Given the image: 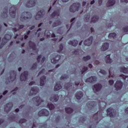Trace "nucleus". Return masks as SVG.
I'll return each mask as SVG.
<instances>
[{"label":"nucleus","instance_id":"obj_18","mask_svg":"<svg viewBox=\"0 0 128 128\" xmlns=\"http://www.w3.org/2000/svg\"><path fill=\"white\" fill-rule=\"evenodd\" d=\"M28 46H30V48H32L33 50H36V54H38V50L36 48V44L35 43L32 42V41H30L28 42Z\"/></svg>","mask_w":128,"mask_h":128},{"label":"nucleus","instance_id":"obj_12","mask_svg":"<svg viewBox=\"0 0 128 128\" xmlns=\"http://www.w3.org/2000/svg\"><path fill=\"white\" fill-rule=\"evenodd\" d=\"M114 87L116 88V90H122V82L120 80L116 81Z\"/></svg>","mask_w":128,"mask_h":128},{"label":"nucleus","instance_id":"obj_34","mask_svg":"<svg viewBox=\"0 0 128 128\" xmlns=\"http://www.w3.org/2000/svg\"><path fill=\"white\" fill-rule=\"evenodd\" d=\"M68 44H72L73 46H76L78 44V42L76 40H74L73 41H70L68 42Z\"/></svg>","mask_w":128,"mask_h":128},{"label":"nucleus","instance_id":"obj_48","mask_svg":"<svg viewBox=\"0 0 128 128\" xmlns=\"http://www.w3.org/2000/svg\"><path fill=\"white\" fill-rule=\"evenodd\" d=\"M62 50H64V45L61 44L60 46V50H58V52H60Z\"/></svg>","mask_w":128,"mask_h":128},{"label":"nucleus","instance_id":"obj_38","mask_svg":"<svg viewBox=\"0 0 128 128\" xmlns=\"http://www.w3.org/2000/svg\"><path fill=\"white\" fill-rule=\"evenodd\" d=\"M65 110L67 114H72V112H74V110H72L70 108H66Z\"/></svg>","mask_w":128,"mask_h":128},{"label":"nucleus","instance_id":"obj_59","mask_svg":"<svg viewBox=\"0 0 128 128\" xmlns=\"http://www.w3.org/2000/svg\"><path fill=\"white\" fill-rule=\"evenodd\" d=\"M80 52V50H76L74 51V54H78V52Z\"/></svg>","mask_w":128,"mask_h":128},{"label":"nucleus","instance_id":"obj_56","mask_svg":"<svg viewBox=\"0 0 128 128\" xmlns=\"http://www.w3.org/2000/svg\"><path fill=\"white\" fill-rule=\"evenodd\" d=\"M114 80H109V84L110 86H112V84H114Z\"/></svg>","mask_w":128,"mask_h":128},{"label":"nucleus","instance_id":"obj_49","mask_svg":"<svg viewBox=\"0 0 128 128\" xmlns=\"http://www.w3.org/2000/svg\"><path fill=\"white\" fill-rule=\"evenodd\" d=\"M51 62H52V64H56V62H58V60H56V58H53L51 60Z\"/></svg>","mask_w":128,"mask_h":128},{"label":"nucleus","instance_id":"obj_61","mask_svg":"<svg viewBox=\"0 0 128 128\" xmlns=\"http://www.w3.org/2000/svg\"><path fill=\"white\" fill-rule=\"evenodd\" d=\"M86 120V118H81L80 120V122H84Z\"/></svg>","mask_w":128,"mask_h":128},{"label":"nucleus","instance_id":"obj_35","mask_svg":"<svg viewBox=\"0 0 128 128\" xmlns=\"http://www.w3.org/2000/svg\"><path fill=\"white\" fill-rule=\"evenodd\" d=\"M76 22V18H74L70 20V22H72V24L70 25V24H68L66 26L67 28H69V30H70V28L72 26V24H74V22Z\"/></svg>","mask_w":128,"mask_h":128},{"label":"nucleus","instance_id":"obj_2","mask_svg":"<svg viewBox=\"0 0 128 128\" xmlns=\"http://www.w3.org/2000/svg\"><path fill=\"white\" fill-rule=\"evenodd\" d=\"M32 14L30 12H24L21 14V16L20 18V20L21 22H24V20H30L32 18Z\"/></svg>","mask_w":128,"mask_h":128},{"label":"nucleus","instance_id":"obj_16","mask_svg":"<svg viewBox=\"0 0 128 128\" xmlns=\"http://www.w3.org/2000/svg\"><path fill=\"white\" fill-rule=\"evenodd\" d=\"M40 90L36 86L32 87L30 91V96H34V94H36Z\"/></svg>","mask_w":128,"mask_h":128},{"label":"nucleus","instance_id":"obj_43","mask_svg":"<svg viewBox=\"0 0 128 128\" xmlns=\"http://www.w3.org/2000/svg\"><path fill=\"white\" fill-rule=\"evenodd\" d=\"M116 36V34L114 32L113 33H110L108 35V38H114Z\"/></svg>","mask_w":128,"mask_h":128},{"label":"nucleus","instance_id":"obj_28","mask_svg":"<svg viewBox=\"0 0 128 128\" xmlns=\"http://www.w3.org/2000/svg\"><path fill=\"white\" fill-rule=\"evenodd\" d=\"M105 60L106 64H112V60L110 58V54L107 55L105 58Z\"/></svg>","mask_w":128,"mask_h":128},{"label":"nucleus","instance_id":"obj_40","mask_svg":"<svg viewBox=\"0 0 128 128\" xmlns=\"http://www.w3.org/2000/svg\"><path fill=\"white\" fill-rule=\"evenodd\" d=\"M48 108L50 110H54V106L51 103H48Z\"/></svg>","mask_w":128,"mask_h":128},{"label":"nucleus","instance_id":"obj_50","mask_svg":"<svg viewBox=\"0 0 128 128\" xmlns=\"http://www.w3.org/2000/svg\"><path fill=\"white\" fill-rule=\"evenodd\" d=\"M68 78V75H62L61 76L60 79L61 80H65V78Z\"/></svg>","mask_w":128,"mask_h":128},{"label":"nucleus","instance_id":"obj_55","mask_svg":"<svg viewBox=\"0 0 128 128\" xmlns=\"http://www.w3.org/2000/svg\"><path fill=\"white\" fill-rule=\"evenodd\" d=\"M36 63L33 64L32 67V70H36Z\"/></svg>","mask_w":128,"mask_h":128},{"label":"nucleus","instance_id":"obj_8","mask_svg":"<svg viewBox=\"0 0 128 128\" xmlns=\"http://www.w3.org/2000/svg\"><path fill=\"white\" fill-rule=\"evenodd\" d=\"M38 116H50V112L46 109H42L38 112Z\"/></svg>","mask_w":128,"mask_h":128},{"label":"nucleus","instance_id":"obj_63","mask_svg":"<svg viewBox=\"0 0 128 128\" xmlns=\"http://www.w3.org/2000/svg\"><path fill=\"white\" fill-rule=\"evenodd\" d=\"M32 84H36V82H32L30 83H29V86H32Z\"/></svg>","mask_w":128,"mask_h":128},{"label":"nucleus","instance_id":"obj_13","mask_svg":"<svg viewBox=\"0 0 128 128\" xmlns=\"http://www.w3.org/2000/svg\"><path fill=\"white\" fill-rule=\"evenodd\" d=\"M92 40H94V38L92 36H90L88 39L84 41V46H90L92 45Z\"/></svg>","mask_w":128,"mask_h":128},{"label":"nucleus","instance_id":"obj_60","mask_svg":"<svg viewBox=\"0 0 128 128\" xmlns=\"http://www.w3.org/2000/svg\"><path fill=\"white\" fill-rule=\"evenodd\" d=\"M46 32H48V30H46L44 32L45 36H47L48 37L50 36V34H48Z\"/></svg>","mask_w":128,"mask_h":128},{"label":"nucleus","instance_id":"obj_57","mask_svg":"<svg viewBox=\"0 0 128 128\" xmlns=\"http://www.w3.org/2000/svg\"><path fill=\"white\" fill-rule=\"evenodd\" d=\"M123 30H124V32H128V27L124 28H123Z\"/></svg>","mask_w":128,"mask_h":128},{"label":"nucleus","instance_id":"obj_19","mask_svg":"<svg viewBox=\"0 0 128 128\" xmlns=\"http://www.w3.org/2000/svg\"><path fill=\"white\" fill-rule=\"evenodd\" d=\"M26 78H28V71L24 72L21 74V76H20V80H21V82L26 80Z\"/></svg>","mask_w":128,"mask_h":128},{"label":"nucleus","instance_id":"obj_24","mask_svg":"<svg viewBox=\"0 0 128 128\" xmlns=\"http://www.w3.org/2000/svg\"><path fill=\"white\" fill-rule=\"evenodd\" d=\"M1 16L3 18H8V7H6L3 10V12Z\"/></svg>","mask_w":128,"mask_h":128},{"label":"nucleus","instance_id":"obj_27","mask_svg":"<svg viewBox=\"0 0 128 128\" xmlns=\"http://www.w3.org/2000/svg\"><path fill=\"white\" fill-rule=\"evenodd\" d=\"M82 96H84V94L82 92H78L76 94L77 100H80Z\"/></svg>","mask_w":128,"mask_h":128},{"label":"nucleus","instance_id":"obj_9","mask_svg":"<svg viewBox=\"0 0 128 128\" xmlns=\"http://www.w3.org/2000/svg\"><path fill=\"white\" fill-rule=\"evenodd\" d=\"M16 6H12L10 8L9 12L12 18H16Z\"/></svg>","mask_w":128,"mask_h":128},{"label":"nucleus","instance_id":"obj_23","mask_svg":"<svg viewBox=\"0 0 128 128\" xmlns=\"http://www.w3.org/2000/svg\"><path fill=\"white\" fill-rule=\"evenodd\" d=\"M110 46V44L108 42L104 43L101 48V50L102 52H105V50H108V47Z\"/></svg>","mask_w":128,"mask_h":128},{"label":"nucleus","instance_id":"obj_45","mask_svg":"<svg viewBox=\"0 0 128 128\" xmlns=\"http://www.w3.org/2000/svg\"><path fill=\"white\" fill-rule=\"evenodd\" d=\"M14 38H18L19 40H24V37H22L20 38V33H19V34H16V36L14 37Z\"/></svg>","mask_w":128,"mask_h":128},{"label":"nucleus","instance_id":"obj_30","mask_svg":"<svg viewBox=\"0 0 128 128\" xmlns=\"http://www.w3.org/2000/svg\"><path fill=\"white\" fill-rule=\"evenodd\" d=\"M96 104V102H89L87 104V106L88 108H94V106Z\"/></svg>","mask_w":128,"mask_h":128},{"label":"nucleus","instance_id":"obj_21","mask_svg":"<svg viewBox=\"0 0 128 128\" xmlns=\"http://www.w3.org/2000/svg\"><path fill=\"white\" fill-rule=\"evenodd\" d=\"M50 102H56L58 100V95L52 94V97L50 98Z\"/></svg>","mask_w":128,"mask_h":128},{"label":"nucleus","instance_id":"obj_47","mask_svg":"<svg viewBox=\"0 0 128 128\" xmlns=\"http://www.w3.org/2000/svg\"><path fill=\"white\" fill-rule=\"evenodd\" d=\"M44 69L42 70L38 74V76H40V74H48V72H44Z\"/></svg>","mask_w":128,"mask_h":128},{"label":"nucleus","instance_id":"obj_46","mask_svg":"<svg viewBox=\"0 0 128 128\" xmlns=\"http://www.w3.org/2000/svg\"><path fill=\"white\" fill-rule=\"evenodd\" d=\"M88 60H90V56H87L83 58V60H84V62H88Z\"/></svg>","mask_w":128,"mask_h":128},{"label":"nucleus","instance_id":"obj_17","mask_svg":"<svg viewBox=\"0 0 128 128\" xmlns=\"http://www.w3.org/2000/svg\"><path fill=\"white\" fill-rule=\"evenodd\" d=\"M96 76H92L86 79V82H92V84H94L96 82Z\"/></svg>","mask_w":128,"mask_h":128},{"label":"nucleus","instance_id":"obj_62","mask_svg":"<svg viewBox=\"0 0 128 128\" xmlns=\"http://www.w3.org/2000/svg\"><path fill=\"white\" fill-rule=\"evenodd\" d=\"M60 116H58L57 118H56V122H58V121L60 120Z\"/></svg>","mask_w":128,"mask_h":128},{"label":"nucleus","instance_id":"obj_51","mask_svg":"<svg viewBox=\"0 0 128 128\" xmlns=\"http://www.w3.org/2000/svg\"><path fill=\"white\" fill-rule=\"evenodd\" d=\"M99 72H100V74H106V72L104 70H100Z\"/></svg>","mask_w":128,"mask_h":128},{"label":"nucleus","instance_id":"obj_3","mask_svg":"<svg viewBox=\"0 0 128 128\" xmlns=\"http://www.w3.org/2000/svg\"><path fill=\"white\" fill-rule=\"evenodd\" d=\"M12 30L16 32H20V30H22V28H24V25H20L18 24H12Z\"/></svg>","mask_w":128,"mask_h":128},{"label":"nucleus","instance_id":"obj_32","mask_svg":"<svg viewBox=\"0 0 128 128\" xmlns=\"http://www.w3.org/2000/svg\"><path fill=\"white\" fill-rule=\"evenodd\" d=\"M116 4V0H109L107 3V6H112Z\"/></svg>","mask_w":128,"mask_h":128},{"label":"nucleus","instance_id":"obj_1","mask_svg":"<svg viewBox=\"0 0 128 128\" xmlns=\"http://www.w3.org/2000/svg\"><path fill=\"white\" fill-rule=\"evenodd\" d=\"M80 84V81L75 82L74 84H72V83H68L64 85V88L65 90H74V88H76V86Z\"/></svg>","mask_w":128,"mask_h":128},{"label":"nucleus","instance_id":"obj_37","mask_svg":"<svg viewBox=\"0 0 128 128\" xmlns=\"http://www.w3.org/2000/svg\"><path fill=\"white\" fill-rule=\"evenodd\" d=\"M88 70V67L83 66L82 68H80V72H82V74H84V72H86Z\"/></svg>","mask_w":128,"mask_h":128},{"label":"nucleus","instance_id":"obj_36","mask_svg":"<svg viewBox=\"0 0 128 128\" xmlns=\"http://www.w3.org/2000/svg\"><path fill=\"white\" fill-rule=\"evenodd\" d=\"M60 24H62V22L57 20L52 24V26L53 28H56V26H60Z\"/></svg>","mask_w":128,"mask_h":128},{"label":"nucleus","instance_id":"obj_58","mask_svg":"<svg viewBox=\"0 0 128 128\" xmlns=\"http://www.w3.org/2000/svg\"><path fill=\"white\" fill-rule=\"evenodd\" d=\"M120 76H121V78H124V80H126V78L128 77V76H124V74L120 75Z\"/></svg>","mask_w":128,"mask_h":128},{"label":"nucleus","instance_id":"obj_25","mask_svg":"<svg viewBox=\"0 0 128 128\" xmlns=\"http://www.w3.org/2000/svg\"><path fill=\"white\" fill-rule=\"evenodd\" d=\"M44 14V10L39 11L36 16V20H39L40 18H42Z\"/></svg>","mask_w":128,"mask_h":128},{"label":"nucleus","instance_id":"obj_31","mask_svg":"<svg viewBox=\"0 0 128 128\" xmlns=\"http://www.w3.org/2000/svg\"><path fill=\"white\" fill-rule=\"evenodd\" d=\"M62 88V85H60V82H57L54 88V90L55 92H58V90H60Z\"/></svg>","mask_w":128,"mask_h":128},{"label":"nucleus","instance_id":"obj_54","mask_svg":"<svg viewBox=\"0 0 128 128\" xmlns=\"http://www.w3.org/2000/svg\"><path fill=\"white\" fill-rule=\"evenodd\" d=\"M54 58L56 59V60H57V62H58V60H60V55H57L56 58Z\"/></svg>","mask_w":128,"mask_h":128},{"label":"nucleus","instance_id":"obj_20","mask_svg":"<svg viewBox=\"0 0 128 128\" xmlns=\"http://www.w3.org/2000/svg\"><path fill=\"white\" fill-rule=\"evenodd\" d=\"M36 122H34L32 124V128H36V126H40V128H46L48 126V125L46 124H36Z\"/></svg>","mask_w":128,"mask_h":128},{"label":"nucleus","instance_id":"obj_44","mask_svg":"<svg viewBox=\"0 0 128 128\" xmlns=\"http://www.w3.org/2000/svg\"><path fill=\"white\" fill-rule=\"evenodd\" d=\"M112 68H110L109 73H110V76L109 78H114V72H112Z\"/></svg>","mask_w":128,"mask_h":128},{"label":"nucleus","instance_id":"obj_42","mask_svg":"<svg viewBox=\"0 0 128 128\" xmlns=\"http://www.w3.org/2000/svg\"><path fill=\"white\" fill-rule=\"evenodd\" d=\"M90 14H88L85 16V22H88L90 20Z\"/></svg>","mask_w":128,"mask_h":128},{"label":"nucleus","instance_id":"obj_14","mask_svg":"<svg viewBox=\"0 0 128 128\" xmlns=\"http://www.w3.org/2000/svg\"><path fill=\"white\" fill-rule=\"evenodd\" d=\"M36 6V0H29L28 2L26 4V8H32Z\"/></svg>","mask_w":128,"mask_h":128},{"label":"nucleus","instance_id":"obj_5","mask_svg":"<svg viewBox=\"0 0 128 128\" xmlns=\"http://www.w3.org/2000/svg\"><path fill=\"white\" fill-rule=\"evenodd\" d=\"M16 78V71H12L10 74V78L6 80V84H8L10 82H14Z\"/></svg>","mask_w":128,"mask_h":128},{"label":"nucleus","instance_id":"obj_22","mask_svg":"<svg viewBox=\"0 0 128 128\" xmlns=\"http://www.w3.org/2000/svg\"><path fill=\"white\" fill-rule=\"evenodd\" d=\"M60 10H56L52 14V18H58V16H60Z\"/></svg>","mask_w":128,"mask_h":128},{"label":"nucleus","instance_id":"obj_53","mask_svg":"<svg viewBox=\"0 0 128 128\" xmlns=\"http://www.w3.org/2000/svg\"><path fill=\"white\" fill-rule=\"evenodd\" d=\"M26 122V119H21L19 121V124H24V122Z\"/></svg>","mask_w":128,"mask_h":128},{"label":"nucleus","instance_id":"obj_10","mask_svg":"<svg viewBox=\"0 0 128 128\" xmlns=\"http://www.w3.org/2000/svg\"><path fill=\"white\" fill-rule=\"evenodd\" d=\"M12 102H10L6 104L4 108V112H10L12 110Z\"/></svg>","mask_w":128,"mask_h":128},{"label":"nucleus","instance_id":"obj_41","mask_svg":"<svg viewBox=\"0 0 128 128\" xmlns=\"http://www.w3.org/2000/svg\"><path fill=\"white\" fill-rule=\"evenodd\" d=\"M9 120H13L14 122H18V120H16V115L14 114H13L12 116L10 117Z\"/></svg>","mask_w":128,"mask_h":128},{"label":"nucleus","instance_id":"obj_29","mask_svg":"<svg viewBox=\"0 0 128 128\" xmlns=\"http://www.w3.org/2000/svg\"><path fill=\"white\" fill-rule=\"evenodd\" d=\"M46 77L45 76H42L40 78V86H44V82H46Z\"/></svg>","mask_w":128,"mask_h":128},{"label":"nucleus","instance_id":"obj_7","mask_svg":"<svg viewBox=\"0 0 128 128\" xmlns=\"http://www.w3.org/2000/svg\"><path fill=\"white\" fill-rule=\"evenodd\" d=\"M32 101L33 102L34 104H36L37 106H38L40 104H42L44 102L40 96H36L32 98Z\"/></svg>","mask_w":128,"mask_h":128},{"label":"nucleus","instance_id":"obj_4","mask_svg":"<svg viewBox=\"0 0 128 128\" xmlns=\"http://www.w3.org/2000/svg\"><path fill=\"white\" fill-rule=\"evenodd\" d=\"M80 8V3L74 4L70 6V10L71 12H78Z\"/></svg>","mask_w":128,"mask_h":128},{"label":"nucleus","instance_id":"obj_26","mask_svg":"<svg viewBox=\"0 0 128 128\" xmlns=\"http://www.w3.org/2000/svg\"><path fill=\"white\" fill-rule=\"evenodd\" d=\"M107 116H109L110 118H114V116L112 114V108H110L107 109Z\"/></svg>","mask_w":128,"mask_h":128},{"label":"nucleus","instance_id":"obj_52","mask_svg":"<svg viewBox=\"0 0 128 128\" xmlns=\"http://www.w3.org/2000/svg\"><path fill=\"white\" fill-rule=\"evenodd\" d=\"M18 90V87H16V88H15L13 90H12V92H12V94H16V90Z\"/></svg>","mask_w":128,"mask_h":128},{"label":"nucleus","instance_id":"obj_6","mask_svg":"<svg viewBox=\"0 0 128 128\" xmlns=\"http://www.w3.org/2000/svg\"><path fill=\"white\" fill-rule=\"evenodd\" d=\"M11 39H12V35L6 34L2 40V44L0 46V48H2V46H4V44H6V42H8V41L10 40H11Z\"/></svg>","mask_w":128,"mask_h":128},{"label":"nucleus","instance_id":"obj_33","mask_svg":"<svg viewBox=\"0 0 128 128\" xmlns=\"http://www.w3.org/2000/svg\"><path fill=\"white\" fill-rule=\"evenodd\" d=\"M120 72H124V74H128V69L124 66H121L120 68Z\"/></svg>","mask_w":128,"mask_h":128},{"label":"nucleus","instance_id":"obj_11","mask_svg":"<svg viewBox=\"0 0 128 128\" xmlns=\"http://www.w3.org/2000/svg\"><path fill=\"white\" fill-rule=\"evenodd\" d=\"M102 86L101 84H96L94 85L93 88L94 92H96V94L98 92L102 90Z\"/></svg>","mask_w":128,"mask_h":128},{"label":"nucleus","instance_id":"obj_15","mask_svg":"<svg viewBox=\"0 0 128 128\" xmlns=\"http://www.w3.org/2000/svg\"><path fill=\"white\" fill-rule=\"evenodd\" d=\"M44 60H46V57L40 55L38 56L37 62L40 64H42L44 62Z\"/></svg>","mask_w":128,"mask_h":128},{"label":"nucleus","instance_id":"obj_64","mask_svg":"<svg viewBox=\"0 0 128 128\" xmlns=\"http://www.w3.org/2000/svg\"><path fill=\"white\" fill-rule=\"evenodd\" d=\"M102 0H98L99 6H102Z\"/></svg>","mask_w":128,"mask_h":128},{"label":"nucleus","instance_id":"obj_39","mask_svg":"<svg viewBox=\"0 0 128 128\" xmlns=\"http://www.w3.org/2000/svg\"><path fill=\"white\" fill-rule=\"evenodd\" d=\"M98 20V16H94L92 19V22H96Z\"/></svg>","mask_w":128,"mask_h":128}]
</instances>
